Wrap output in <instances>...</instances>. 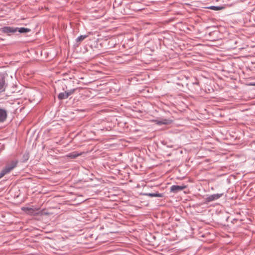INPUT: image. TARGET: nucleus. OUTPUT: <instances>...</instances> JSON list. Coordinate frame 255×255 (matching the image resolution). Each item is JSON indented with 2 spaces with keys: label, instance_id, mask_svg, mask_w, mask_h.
Instances as JSON below:
<instances>
[{
  "label": "nucleus",
  "instance_id": "4",
  "mask_svg": "<svg viewBox=\"0 0 255 255\" xmlns=\"http://www.w3.org/2000/svg\"><path fill=\"white\" fill-rule=\"evenodd\" d=\"M223 195V193L220 194H214L211 195L205 198V202L206 203L210 202L213 201H215L222 197Z\"/></svg>",
  "mask_w": 255,
  "mask_h": 255
},
{
  "label": "nucleus",
  "instance_id": "3",
  "mask_svg": "<svg viewBox=\"0 0 255 255\" xmlns=\"http://www.w3.org/2000/svg\"><path fill=\"white\" fill-rule=\"evenodd\" d=\"M187 185L183 184L182 185H173L170 187V192L174 193H177L180 191L186 188Z\"/></svg>",
  "mask_w": 255,
  "mask_h": 255
},
{
  "label": "nucleus",
  "instance_id": "8",
  "mask_svg": "<svg viewBox=\"0 0 255 255\" xmlns=\"http://www.w3.org/2000/svg\"><path fill=\"white\" fill-rule=\"evenodd\" d=\"M16 32L18 31L20 33H27L31 31V29L25 27H16Z\"/></svg>",
  "mask_w": 255,
  "mask_h": 255
},
{
  "label": "nucleus",
  "instance_id": "19",
  "mask_svg": "<svg viewBox=\"0 0 255 255\" xmlns=\"http://www.w3.org/2000/svg\"><path fill=\"white\" fill-rule=\"evenodd\" d=\"M251 70H252V69H251L252 68V67H248Z\"/></svg>",
  "mask_w": 255,
  "mask_h": 255
},
{
  "label": "nucleus",
  "instance_id": "15",
  "mask_svg": "<svg viewBox=\"0 0 255 255\" xmlns=\"http://www.w3.org/2000/svg\"><path fill=\"white\" fill-rule=\"evenodd\" d=\"M161 143L163 145H166L168 148H172L173 147V145L171 144H168L167 142L165 140H163L161 141Z\"/></svg>",
  "mask_w": 255,
  "mask_h": 255
},
{
  "label": "nucleus",
  "instance_id": "5",
  "mask_svg": "<svg viewBox=\"0 0 255 255\" xmlns=\"http://www.w3.org/2000/svg\"><path fill=\"white\" fill-rule=\"evenodd\" d=\"M7 111L4 109L0 108V123L4 122L7 118Z\"/></svg>",
  "mask_w": 255,
  "mask_h": 255
},
{
  "label": "nucleus",
  "instance_id": "6",
  "mask_svg": "<svg viewBox=\"0 0 255 255\" xmlns=\"http://www.w3.org/2000/svg\"><path fill=\"white\" fill-rule=\"evenodd\" d=\"M156 124L158 125H169L171 123V121L168 119H163L161 120H158L156 121Z\"/></svg>",
  "mask_w": 255,
  "mask_h": 255
},
{
  "label": "nucleus",
  "instance_id": "11",
  "mask_svg": "<svg viewBox=\"0 0 255 255\" xmlns=\"http://www.w3.org/2000/svg\"><path fill=\"white\" fill-rule=\"evenodd\" d=\"M88 37V35H82L79 36H78L76 39V42L77 43H78V45L82 42L83 40H84L85 38H86Z\"/></svg>",
  "mask_w": 255,
  "mask_h": 255
},
{
  "label": "nucleus",
  "instance_id": "2",
  "mask_svg": "<svg viewBox=\"0 0 255 255\" xmlns=\"http://www.w3.org/2000/svg\"><path fill=\"white\" fill-rule=\"evenodd\" d=\"M16 27L11 26H4L0 29V31L3 33L10 35L11 34L16 32Z\"/></svg>",
  "mask_w": 255,
  "mask_h": 255
},
{
  "label": "nucleus",
  "instance_id": "1",
  "mask_svg": "<svg viewBox=\"0 0 255 255\" xmlns=\"http://www.w3.org/2000/svg\"><path fill=\"white\" fill-rule=\"evenodd\" d=\"M16 162L13 161L10 165H6L0 172V178L10 172L11 170L16 167Z\"/></svg>",
  "mask_w": 255,
  "mask_h": 255
},
{
  "label": "nucleus",
  "instance_id": "9",
  "mask_svg": "<svg viewBox=\"0 0 255 255\" xmlns=\"http://www.w3.org/2000/svg\"><path fill=\"white\" fill-rule=\"evenodd\" d=\"M144 195L149 196L150 197H162V194L158 193H144L143 194Z\"/></svg>",
  "mask_w": 255,
  "mask_h": 255
},
{
  "label": "nucleus",
  "instance_id": "18",
  "mask_svg": "<svg viewBox=\"0 0 255 255\" xmlns=\"http://www.w3.org/2000/svg\"><path fill=\"white\" fill-rule=\"evenodd\" d=\"M193 84H196V85H198L199 84V82H193Z\"/></svg>",
  "mask_w": 255,
  "mask_h": 255
},
{
  "label": "nucleus",
  "instance_id": "16",
  "mask_svg": "<svg viewBox=\"0 0 255 255\" xmlns=\"http://www.w3.org/2000/svg\"><path fill=\"white\" fill-rule=\"evenodd\" d=\"M23 158L24 161H27L29 158L28 154H24L23 156Z\"/></svg>",
  "mask_w": 255,
  "mask_h": 255
},
{
  "label": "nucleus",
  "instance_id": "10",
  "mask_svg": "<svg viewBox=\"0 0 255 255\" xmlns=\"http://www.w3.org/2000/svg\"><path fill=\"white\" fill-rule=\"evenodd\" d=\"M67 94H66V91L64 92H61L58 95L57 97L60 100H64L68 98Z\"/></svg>",
  "mask_w": 255,
  "mask_h": 255
},
{
  "label": "nucleus",
  "instance_id": "12",
  "mask_svg": "<svg viewBox=\"0 0 255 255\" xmlns=\"http://www.w3.org/2000/svg\"><path fill=\"white\" fill-rule=\"evenodd\" d=\"M5 84L4 78L0 75V90H3Z\"/></svg>",
  "mask_w": 255,
  "mask_h": 255
},
{
  "label": "nucleus",
  "instance_id": "17",
  "mask_svg": "<svg viewBox=\"0 0 255 255\" xmlns=\"http://www.w3.org/2000/svg\"><path fill=\"white\" fill-rule=\"evenodd\" d=\"M248 86H255V82H248L247 84Z\"/></svg>",
  "mask_w": 255,
  "mask_h": 255
},
{
  "label": "nucleus",
  "instance_id": "13",
  "mask_svg": "<svg viewBox=\"0 0 255 255\" xmlns=\"http://www.w3.org/2000/svg\"><path fill=\"white\" fill-rule=\"evenodd\" d=\"M208 8L214 10H219L224 8L223 6H211L208 7Z\"/></svg>",
  "mask_w": 255,
  "mask_h": 255
},
{
  "label": "nucleus",
  "instance_id": "14",
  "mask_svg": "<svg viewBox=\"0 0 255 255\" xmlns=\"http://www.w3.org/2000/svg\"><path fill=\"white\" fill-rule=\"evenodd\" d=\"M77 89V88H74V89H70V90L66 91V94H67L68 97H69V96H70L71 95L73 94Z\"/></svg>",
  "mask_w": 255,
  "mask_h": 255
},
{
  "label": "nucleus",
  "instance_id": "7",
  "mask_svg": "<svg viewBox=\"0 0 255 255\" xmlns=\"http://www.w3.org/2000/svg\"><path fill=\"white\" fill-rule=\"evenodd\" d=\"M81 154V153H79L76 151H74V152H71V153H69L66 154V157H67V158H69L70 159H75V158L79 156Z\"/></svg>",
  "mask_w": 255,
  "mask_h": 255
}]
</instances>
